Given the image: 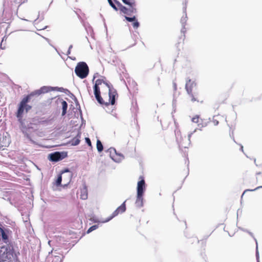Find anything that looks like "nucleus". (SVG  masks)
<instances>
[{
    "label": "nucleus",
    "instance_id": "30",
    "mask_svg": "<svg viewBox=\"0 0 262 262\" xmlns=\"http://www.w3.org/2000/svg\"><path fill=\"white\" fill-rule=\"evenodd\" d=\"M133 26L134 28H138L139 26V23L136 20L134 21V23L133 24Z\"/></svg>",
    "mask_w": 262,
    "mask_h": 262
},
{
    "label": "nucleus",
    "instance_id": "1",
    "mask_svg": "<svg viewBox=\"0 0 262 262\" xmlns=\"http://www.w3.org/2000/svg\"><path fill=\"white\" fill-rule=\"evenodd\" d=\"M30 99V95H27L22 99L18 105V110L16 113V117L18 118V121L21 124L20 128L23 133L32 142L34 143V142L31 139L30 136L29 134L28 130L29 128H27L24 125L23 120L24 113L25 112L27 113L31 108V106L27 104V103L29 102Z\"/></svg>",
    "mask_w": 262,
    "mask_h": 262
},
{
    "label": "nucleus",
    "instance_id": "6",
    "mask_svg": "<svg viewBox=\"0 0 262 262\" xmlns=\"http://www.w3.org/2000/svg\"><path fill=\"white\" fill-rule=\"evenodd\" d=\"M115 3L120 8V11L127 15H130L132 14H135L137 13V9L136 8V6H130L128 8L122 6L120 3L116 0H114Z\"/></svg>",
    "mask_w": 262,
    "mask_h": 262
},
{
    "label": "nucleus",
    "instance_id": "14",
    "mask_svg": "<svg viewBox=\"0 0 262 262\" xmlns=\"http://www.w3.org/2000/svg\"><path fill=\"white\" fill-rule=\"evenodd\" d=\"M143 194H137L135 205L138 208H141L143 206Z\"/></svg>",
    "mask_w": 262,
    "mask_h": 262
},
{
    "label": "nucleus",
    "instance_id": "4",
    "mask_svg": "<svg viewBox=\"0 0 262 262\" xmlns=\"http://www.w3.org/2000/svg\"><path fill=\"white\" fill-rule=\"evenodd\" d=\"M89 72V67L84 62L78 63L75 69L76 75L81 79L85 78L88 75Z\"/></svg>",
    "mask_w": 262,
    "mask_h": 262
},
{
    "label": "nucleus",
    "instance_id": "31",
    "mask_svg": "<svg viewBox=\"0 0 262 262\" xmlns=\"http://www.w3.org/2000/svg\"><path fill=\"white\" fill-rule=\"evenodd\" d=\"M256 257L257 261L259 262V253L258 251V246H257V243L256 242Z\"/></svg>",
    "mask_w": 262,
    "mask_h": 262
},
{
    "label": "nucleus",
    "instance_id": "33",
    "mask_svg": "<svg viewBox=\"0 0 262 262\" xmlns=\"http://www.w3.org/2000/svg\"><path fill=\"white\" fill-rule=\"evenodd\" d=\"M73 48V46L72 45H70V47H69V49L67 51V55H69L71 53V50L72 49V48Z\"/></svg>",
    "mask_w": 262,
    "mask_h": 262
},
{
    "label": "nucleus",
    "instance_id": "27",
    "mask_svg": "<svg viewBox=\"0 0 262 262\" xmlns=\"http://www.w3.org/2000/svg\"><path fill=\"white\" fill-rule=\"evenodd\" d=\"M62 177L61 175H59L56 181V184L57 186H59L61 184L62 181Z\"/></svg>",
    "mask_w": 262,
    "mask_h": 262
},
{
    "label": "nucleus",
    "instance_id": "15",
    "mask_svg": "<svg viewBox=\"0 0 262 262\" xmlns=\"http://www.w3.org/2000/svg\"><path fill=\"white\" fill-rule=\"evenodd\" d=\"M81 138V133L78 132L77 136L73 138L70 141V144H71V145L73 146H76L79 144L80 143V139Z\"/></svg>",
    "mask_w": 262,
    "mask_h": 262
},
{
    "label": "nucleus",
    "instance_id": "25",
    "mask_svg": "<svg viewBox=\"0 0 262 262\" xmlns=\"http://www.w3.org/2000/svg\"><path fill=\"white\" fill-rule=\"evenodd\" d=\"M98 228V226L97 225H93L92 226V227H91L87 231V233H89L90 232H91L92 231H93V230H96V229H97Z\"/></svg>",
    "mask_w": 262,
    "mask_h": 262
},
{
    "label": "nucleus",
    "instance_id": "23",
    "mask_svg": "<svg viewBox=\"0 0 262 262\" xmlns=\"http://www.w3.org/2000/svg\"><path fill=\"white\" fill-rule=\"evenodd\" d=\"M97 148L99 152H101L103 150V147L102 143L99 140L97 141Z\"/></svg>",
    "mask_w": 262,
    "mask_h": 262
},
{
    "label": "nucleus",
    "instance_id": "20",
    "mask_svg": "<svg viewBox=\"0 0 262 262\" xmlns=\"http://www.w3.org/2000/svg\"><path fill=\"white\" fill-rule=\"evenodd\" d=\"M80 198L82 200H86L88 198L87 190L85 188H83L81 190Z\"/></svg>",
    "mask_w": 262,
    "mask_h": 262
},
{
    "label": "nucleus",
    "instance_id": "3",
    "mask_svg": "<svg viewBox=\"0 0 262 262\" xmlns=\"http://www.w3.org/2000/svg\"><path fill=\"white\" fill-rule=\"evenodd\" d=\"M14 258V251L11 246H1L0 249V262H7Z\"/></svg>",
    "mask_w": 262,
    "mask_h": 262
},
{
    "label": "nucleus",
    "instance_id": "19",
    "mask_svg": "<svg viewBox=\"0 0 262 262\" xmlns=\"http://www.w3.org/2000/svg\"><path fill=\"white\" fill-rule=\"evenodd\" d=\"M192 121L194 123H198V127L201 128L203 127L204 126L201 123H199L200 119L198 116H196L192 118Z\"/></svg>",
    "mask_w": 262,
    "mask_h": 262
},
{
    "label": "nucleus",
    "instance_id": "22",
    "mask_svg": "<svg viewBox=\"0 0 262 262\" xmlns=\"http://www.w3.org/2000/svg\"><path fill=\"white\" fill-rule=\"evenodd\" d=\"M125 202H126V201H125L121 204V206H120L119 207H118L117 208V209L120 211V213H123L125 211V210H126Z\"/></svg>",
    "mask_w": 262,
    "mask_h": 262
},
{
    "label": "nucleus",
    "instance_id": "10",
    "mask_svg": "<svg viewBox=\"0 0 262 262\" xmlns=\"http://www.w3.org/2000/svg\"><path fill=\"white\" fill-rule=\"evenodd\" d=\"M109 88V102H106L105 105H107L109 103L113 105L115 103V97L116 95V92L115 90L112 89L110 85H107Z\"/></svg>",
    "mask_w": 262,
    "mask_h": 262
},
{
    "label": "nucleus",
    "instance_id": "41",
    "mask_svg": "<svg viewBox=\"0 0 262 262\" xmlns=\"http://www.w3.org/2000/svg\"><path fill=\"white\" fill-rule=\"evenodd\" d=\"M99 221H98V220H95V222H99Z\"/></svg>",
    "mask_w": 262,
    "mask_h": 262
},
{
    "label": "nucleus",
    "instance_id": "9",
    "mask_svg": "<svg viewBox=\"0 0 262 262\" xmlns=\"http://www.w3.org/2000/svg\"><path fill=\"white\" fill-rule=\"evenodd\" d=\"M61 176L63 179V181L65 182L64 185L67 186L71 181L72 173L68 169H66L62 171Z\"/></svg>",
    "mask_w": 262,
    "mask_h": 262
},
{
    "label": "nucleus",
    "instance_id": "12",
    "mask_svg": "<svg viewBox=\"0 0 262 262\" xmlns=\"http://www.w3.org/2000/svg\"><path fill=\"white\" fill-rule=\"evenodd\" d=\"M145 190V183L143 179L138 182L137 194H143Z\"/></svg>",
    "mask_w": 262,
    "mask_h": 262
},
{
    "label": "nucleus",
    "instance_id": "11",
    "mask_svg": "<svg viewBox=\"0 0 262 262\" xmlns=\"http://www.w3.org/2000/svg\"><path fill=\"white\" fill-rule=\"evenodd\" d=\"M183 12L184 13L185 16H183L181 19V23L182 25V28L181 29V32L182 33H185L186 31L185 26L187 20V16L186 14V4H185V6L183 7Z\"/></svg>",
    "mask_w": 262,
    "mask_h": 262
},
{
    "label": "nucleus",
    "instance_id": "35",
    "mask_svg": "<svg viewBox=\"0 0 262 262\" xmlns=\"http://www.w3.org/2000/svg\"><path fill=\"white\" fill-rule=\"evenodd\" d=\"M189 95L191 97V101L192 102H194V101H196V99L194 97V96H193L192 93H191V95Z\"/></svg>",
    "mask_w": 262,
    "mask_h": 262
},
{
    "label": "nucleus",
    "instance_id": "5",
    "mask_svg": "<svg viewBox=\"0 0 262 262\" xmlns=\"http://www.w3.org/2000/svg\"><path fill=\"white\" fill-rule=\"evenodd\" d=\"M102 82L103 80L98 79L96 80L94 86V92L95 98L98 101V102L101 104H104L103 99L100 96V88L99 87V85H101Z\"/></svg>",
    "mask_w": 262,
    "mask_h": 262
},
{
    "label": "nucleus",
    "instance_id": "17",
    "mask_svg": "<svg viewBox=\"0 0 262 262\" xmlns=\"http://www.w3.org/2000/svg\"><path fill=\"white\" fill-rule=\"evenodd\" d=\"M120 213V211L119 210H118L117 209L113 212L112 216H111L110 217H109L108 218H107L106 220L105 221H101V223H106V222H108V221H110V220H111L113 217H114L115 216H117L119 213Z\"/></svg>",
    "mask_w": 262,
    "mask_h": 262
},
{
    "label": "nucleus",
    "instance_id": "24",
    "mask_svg": "<svg viewBox=\"0 0 262 262\" xmlns=\"http://www.w3.org/2000/svg\"><path fill=\"white\" fill-rule=\"evenodd\" d=\"M63 256H55L52 262H62Z\"/></svg>",
    "mask_w": 262,
    "mask_h": 262
},
{
    "label": "nucleus",
    "instance_id": "18",
    "mask_svg": "<svg viewBox=\"0 0 262 262\" xmlns=\"http://www.w3.org/2000/svg\"><path fill=\"white\" fill-rule=\"evenodd\" d=\"M61 105H62V116H64L66 115V114L67 113L68 104L66 101H62L61 102Z\"/></svg>",
    "mask_w": 262,
    "mask_h": 262
},
{
    "label": "nucleus",
    "instance_id": "42",
    "mask_svg": "<svg viewBox=\"0 0 262 262\" xmlns=\"http://www.w3.org/2000/svg\"><path fill=\"white\" fill-rule=\"evenodd\" d=\"M50 243H51V241H49V242H48L49 244H50Z\"/></svg>",
    "mask_w": 262,
    "mask_h": 262
},
{
    "label": "nucleus",
    "instance_id": "39",
    "mask_svg": "<svg viewBox=\"0 0 262 262\" xmlns=\"http://www.w3.org/2000/svg\"><path fill=\"white\" fill-rule=\"evenodd\" d=\"M241 150L243 151V146L242 145L241 147Z\"/></svg>",
    "mask_w": 262,
    "mask_h": 262
},
{
    "label": "nucleus",
    "instance_id": "2",
    "mask_svg": "<svg viewBox=\"0 0 262 262\" xmlns=\"http://www.w3.org/2000/svg\"><path fill=\"white\" fill-rule=\"evenodd\" d=\"M196 130V129H195L193 132L190 133L188 137L187 138L186 136L184 137L182 136L181 132L179 130H175V135L176 137V140L179 145L182 147L187 148L188 146L190 144V138L192 134L195 133Z\"/></svg>",
    "mask_w": 262,
    "mask_h": 262
},
{
    "label": "nucleus",
    "instance_id": "8",
    "mask_svg": "<svg viewBox=\"0 0 262 262\" xmlns=\"http://www.w3.org/2000/svg\"><path fill=\"white\" fill-rule=\"evenodd\" d=\"M108 151L110 152L111 159L116 162L119 163L124 158L123 155L121 154L117 153L114 148L111 147L109 148Z\"/></svg>",
    "mask_w": 262,
    "mask_h": 262
},
{
    "label": "nucleus",
    "instance_id": "28",
    "mask_svg": "<svg viewBox=\"0 0 262 262\" xmlns=\"http://www.w3.org/2000/svg\"><path fill=\"white\" fill-rule=\"evenodd\" d=\"M125 18L126 20H127L129 22H133V21L136 20V18L135 16L132 17H130L126 16H125Z\"/></svg>",
    "mask_w": 262,
    "mask_h": 262
},
{
    "label": "nucleus",
    "instance_id": "13",
    "mask_svg": "<svg viewBox=\"0 0 262 262\" xmlns=\"http://www.w3.org/2000/svg\"><path fill=\"white\" fill-rule=\"evenodd\" d=\"M195 86H196V83L194 82V81H192L190 79H189L186 81V83L185 84V89L187 92V93L189 95H191L192 89H193V88L195 87Z\"/></svg>",
    "mask_w": 262,
    "mask_h": 262
},
{
    "label": "nucleus",
    "instance_id": "32",
    "mask_svg": "<svg viewBox=\"0 0 262 262\" xmlns=\"http://www.w3.org/2000/svg\"><path fill=\"white\" fill-rule=\"evenodd\" d=\"M85 142L90 146H92L91 140L89 138H85Z\"/></svg>",
    "mask_w": 262,
    "mask_h": 262
},
{
    "label": "nucleus",
    "instance_id": "16",
    "mask_svg": "<svg viewBox=\"0 0 262 262\" xmlns=\"http://www.w3.org/2000/svg\"><path fill=\"white\" fill-rule=\"evenodd\" d=\"M61 159V155L59 152H56L50 155V160L52 161L57 162Z\"/></svg>",
    "mask_w": 262,
    "mask_h": 262
},
{
    "label": "nucleus",
    "instance_id": "40",
    "mask_svg": "<svg viewBox=\"0 0 262 262\" xmlns=\"http://www.w3.org/2000/svg\"><path fill=\"white\" fill-rule=\"evenodd\" d=\"M70 58L71 59H72V60H75V58H72V57H70Z\"/></svg>",
    "mask_w": 262,
    "mask_h": 262
},
{
    "label": "nucleus",
    "instance_id": "29",
    "mask_svg": "<svg viewBox=\"0 0 262 262\" xmlns=\"http://www.w3.org/2000/svg\"><path fill=\"white\" fill-rule=\"evenodd\" d=\"M26 0H14V2L19 5L22 4L23 3H25Z\"/></svg>",
    "mask_w": 262,
    "mask_h": 262
},
{
    "label": "nucleus",
    "instance_id": "38",
    "mask_svg": "<svg viewBox=\"0 0 262 262\" xmlns=\"http://www.w3.org/2000/svg\"><path fill=\"white\" fill-rule=\"evenodd\" d=\"M173 87H174V89L176 90V88H177V85H176V83H173Z\"/></svg>",
    "mask_w": 262,
    "mask_h": 262
},
{
    "label": "nucleus",
    "instance_id": "34",
    "mask_svg": "<svg viewBox=\"0 0 262 262\" xmlns=\"http://www.w3.org/2000/svg\"><path fill=\"white\" fill-rule=\"evenodd\" d=\"M262 188V186H261V187H257V188H256V189H252V190L247 189V190H245V191H244V192H243V193L242 195V198L243 197V195L244 194V193H245L246 191H254V190H256V189H258V188Z\"/></svg>",
    "mask_w": 262,
    "mask_h": 262
},
{
    "label": "nucleus",
    "instance_id": "21",
    "mask_svg": "<svg viewBox=\"0 0 262 262\" xmlns=\"http://www.w3.org/2000/svg\"><path fill=\"white\" fill-rule=\"evenodd\" d=\"M122 1L126 5L128 6H136V4L135 0H122Z\"/></svg>",
    "mask_w": 262,
    "mask_h": 262
},
{
    "label": "nucleus",
    "instance_id": "36",
    "mask_svg": "<svg viewBox=\"0 0 262 262\" xmlns=\"http://www.w3.org/2000/svg\"><path fill=\"white\" fill-rule=\"evenodd\" d=\"M213 122L214 123V125H215V126H216V125H217L219 124V121L217 120H216L213 119Z\"/></svg>",
    "mask_w": 262,
    "mask_h": 262
},
{
    "label": "nucleus",
    "instance_id": "26",
    "mask_svg": "<svg viewBox=\"0 0 262 262\" xmlns=\"http://www.w3.org/2000/svg\"><path fill=\"white\" fill-rule=\"evenodd\" d=\"M110 6L116 11L118 10L117 7L116 6L115 4L113 3L112 0H107Z\"/></svg>",
    "mask_w": 262,
    "mask_h": 262
},
{
    "label": "nucleus",
    "instance_id": "7",
    "mask_svg": "<svg viewBox=\"0 0 262 262\" xmlns=\"http://www.w3.org/2000/svg\"><path fill=\"white\" fill-rule=\"evenodd\" d=\"M53 90H57L60 92H63L64 89L62 88L43 86L41 87L39 90H38L36 91L35 92H33L30 95V96H33L34 95H39L41 94L47 93L48 92H50L51 91H53Z\"/></svg>",
    "mask_w": 262,
    "mask_h": 262
},
{
    "label": "nucleus",
    "instance_id": "37",
    "mask_svg": "<svg viewBox=\"0 0 262 262\" xmlns=\"http://www.w3.org/2000/svg\"><path fill=\"white\" fill-rule=\"evenodd\" d=\"M98 76V73H96L94 74V77H93V81H94V79Z\"/></svg>",
    "mask_w": 262,
    "mask_h": 262
}]
</instances>
